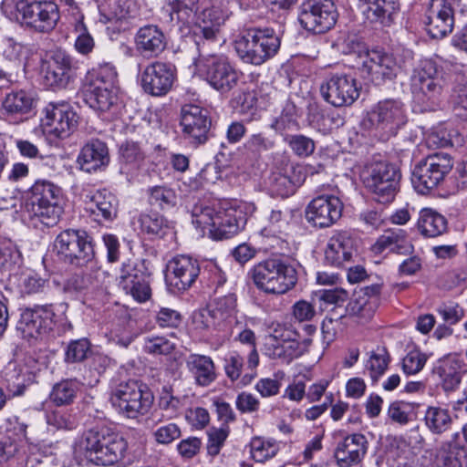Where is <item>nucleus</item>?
<instances>
[{
    "label": "nucleus",
    "mask_w": 467,
    "mask_h": 467,
    "mask_svg": "<svg viewBox=\"0 0 467 467\" xmlns=\"http://www.w3.org/2000/svg\"><path fill=\"white\" fill-rule=\"evenodd\" d=\"M80 448L85 457L98 466H112L121 462L128 451V441L120 433L106 427L87 431Z\"/></svg>",
    "instance_id": "obj_1"
},
{
    "label": "nucleus",
    "mask_w": 467,
    "mask_h": 467,
    "mask_svg": "<svg viewBox=\"0 0 467 467\" xmlns=\"http://www.w3.org/2000/svg\"><path fill=\"white\" fill-rule=\"evenodd\" d=\"M280 46V36L270 27L244 29L234 40V49L240 59L254 66L263 65L274 57Z\"/></svg>",
    "instance_id": "obj_2"
},
{
    "label": "nucleus",
    "mask_w": 467,
    "mask_h": 467,
    "mask_svg": "<svg viewBox=\"0 0 467 467\" xmlns=\"http://www.w3.org/2000/svg\"><path fill=\"white\" fill-rule=\"evenodd\" d=\"M153 401V393L147 385L133 379L120 382L110 396L112 406L129 419L146 415Z\"/></svg>",
    "instance_id": "obj_3"
},
{
    "label": "nucleus",
    "mask_w": 467,
    "mask_h": 467,
    "mask_svg": "<svg viewBox=\"0 0 467 467\" xmlns=\"http://www.w3.org/2000/svg\"><path fill=\"white\" fill-rule=\"evenodd\" d=\"M255 285L268 294L282 295L292 289L297 282L296 268L279 259H268L253 269Z\"/></svg>",
    "instance_id": "obj_4"
},
{
    "label": "nucleus",
    "mask_w": 467,
    "mask_h": 467,
    "mask_svg": "<svg viewBox=\"0 0 467 467\" xmlns=\"http://www.w3.org/2000/svg\"><path fill=\"white\" fill-rule=\"evenodd\" d=\"M365 187L380 203L391 202L399 190L400 172L387 161H375L364 167L361 173Z\"/></svg>",
    "instance_id": "obj_5"
},
{
    "label": "nucleus",
    "mask_w": 467,
    "mask_h": 467,
    "mask_svg": "<svg viewBox=\"0 0 467 467\" xmlns=\"http://www.w3.org/2000/svg\"><path fill=\"white\" fill-rule=\"evenodd\" d=\"M52 305H36L34 307L26 308L20 314V318L16 324V331L20 336L26 339H38L47 335L55 329L57 326V332H65L71 327L70 324L61 318L58 321Z\"/></svg>",
    "instance_id": "obj_6"
},
{
    "label": "nucleus",
    "mask_w": 467,
    "mask_h": 467,
    "mask_svg": "<svg viewBox=\"0 0 467 467\" xmlns=\"http://www.w3.org/2000/svg\"><path fill=\"white\" fill-rule=\"evenodd\" d=\"M196 68L210 86L222 94L234 89L243 76L223 55H204L200 52Z\"/></svg>",
    "instance_id": "obj_7"
},
{
    "label": "nucleus",
    "mask_w": 467,
    "mask_h": 467,
    "mask_svg": "<svg viewBox=\"0 0 467 467\" xmlns=\"http://www.w3.org/2000/svg\"><path fill=\"white\" fill-rule=\"evenodd\" d=\"M413 59V54L409 49L387 53L373 49L368 52L363 67L372 82L380 85L387 80L394 79Z\"/></svg>",
    "instance_id": "obj_8"
},
{
    "label": "nucleus",
    "mask_w": 467,
    "mask_h": 467,
    "mask_svg": "<svg viewBox=\"0 0 467 467\" xmlns=\"http://www.w3.org/2000/svg\"><path fill=\"white\" fill-rule=\"evenodd\" d=\"M452 167L453 161L448 153L428 155L414 166L412 185L419 193L427 194L444 181Z\"/></svg>",
    "instance_id": "obj_9"
},
{
    "label": "nucleus",
    "mask_w": 467,
    "mask_h": 467,
    "mask_svg": "<svg viewBox=\"0 0 467 467\" xmlns=\"http://www.w3.org/2000/svg\"><path fill=\"white\" fill-rule=\"evenodd\" d=\"M16 9L22 24L37 33H49L60 19L58 5L52 0H18Z\"/></svg>",
    "instance_id": "obj_10"
},
{
    "label": "nucleus",
    "mask_w": 467,
    "mask_h": 467,
    "mask_svg": "<svg viewBox=\"0 0 467 467\" xmlns=\"http://www.w3.org/2000/svg\"><path fill=\"white\" fill-rule=\"evenodd\" d=\"M32 209L39 221L46 226L57 223L63 213L62 191L48 181H37L31 188Z\"/></svg>",
    "instance_id": "obj_11"
},
{
    "label": "nucleus",
    "mask_w": 467,
    "mask_h": 467,
    "mask_svg": "<svg viewBox=\"0 0 467 467\" xmlns=\"http://www.w3.org/2000/svg\"><path fill=\"white\" fill-rule=\"evenodd\" d=\"M92 241L86 231L67 229L57 236L54 246L64 261L85 266L95 259Z\"/></svg>",
    "instance_id": "obj_12"
},
{
    "label": "nucleus",
    "mask_w": 467,
    "mask_h": 467,
    "mask_svg": "<svg viewBox=\"0 0 467 467\" xmlns=\"http://www.w3.org/2000/svg\"><path fill=\"white\" fill-rule=\"evenodd\" d=\"M443 87L444 79L433 61L422 60L413 70L411 88L419 102L436 106Z\"/></svg>",
    "instance_id": "obj_13"
},
{
    "label": "nucleus",
    "mask_w": 467,
    "mask_h": 467,
    "mask_svg": "<svg viewBox=\"0 0 467 467\" xmlns=\"http://www.w3.org/2000/svg\"><path fill=\"white\" fill-rule=\"evenodd\" d=\"M337 19V11L331 0H305L299 8L298 21L302 27L314 34L331 29Z\"/></svg>",
    "instance_id": "obj_14"
},
{
    "label": "nucleus",
    "mask_w": 467,
    "mask_h": 467,
    "mask_svg": "<svg viewBox=\"0 0 467 467\" xmlns=\"http://www.w3.org/2000/svg\"><path fill=\"white\" fill-rule=\"evenodd\" d=\"M246 208L237 200L222 202L216 209L214 227L210 229L213 239H229L241 232L247 222Z\"/></svg>",
    "instance_id": "obj_15"
},
{
    "label": "nucleus",
    "mask_w": 467,
    "mask_h": 467,
    "mask_svg": "<svg viewBox=\"0 0 467 467\" xmlns=\"http://www.w3.org/2000/svg\"><path fill=\"white\" fill-rule=\"evenodd\" d=\"M360 86L357 79L347 73H331L320 86L324 100L334 107H348L359 97Z\"/></svg>",
    "instance_id": "obj_16"
},
{
    "label": "nucleus",
    "mask_w": 467,
    "mask_h": 467,
    "mask_svg": "<svg viewBox=\"0 0 467 467\" xmlns=\"http://www.w3.org/2000/svg\"><path fill=\"white\" fill-rule=\"evenodd\" d=\"M43 114L41 126L44 132L56 138H67L77 128L78 115L67 103L50 102Z\"/></svg>",
    "instance_id": "obj_17"
},
{
    "label": "nucleus",
    "mask_w": 467,
    "mask_h": 467,
    "mask_svg": "<svg viewBox=\"0 0 467 467\" xmlns=\"http://www.w3.org/2000/svg\"><path fill=\"white\" fill-rule=\"evenodd\" d=\"M175 78L176 67L174 65L156 60L144 67L140 76V82L145 93L154 97H162L171 89Z\"/></svg>",
    "instance_id": "obj_18"
},
{
    "label": "nucleus",
    "mask_w": 467,
    "mask_h": 467,
    "mask_svg": "<svg viewBox=\"0 0 467 467\" xmlns=\"http://www.w3.org/2000/svg\"><path fill=\"white\" fill-rule=\"evenodd\" d=\"M212 120L207 109L193 104H187L181 110L182 133L194 146L204 144L210 136Z\"/></svg>",
    "instance_id": "obj_19"
},
{
    "label": "nucleus",
    "mask_w": 467,
    "mask_h": 467,
    "mask_svg": "<svg viewBox=\"0 0 467 467\" xmlns=\"http://www.w3.org/2000/svg\"><path fill=\"white\" fill-rule=\"evenodd\" d=\"M75 69L73 58L57 50L42 64L44 84L53 89L66 88L75 78Z\"/></svg>",
    "instance_id": "obj_20"
},
{
    "label": "nucleus",
    "mask_w": 467,
    "mask_h": 467,
    "mask_svg": "<svg viewBox=\"0 0 467 467\" xmlns=\"http://www.w3.org/2000/svg\"><path fill=\"white\" fill-rule=\"evenodd\" d=\"M343 203L334 195H320L314 198L306 207V218L315 227L326 228L333 225L340 217Z\"/></svg>",
    "instance_id": "obj_21"
},
{
    "label": "nucleus",
    "mask_w": 467,
    "mask_h": 467,
    "mask_svg": "<svg viewBox=\"0 0 467 467\" xmlns=\"http://www.w3.org/2000/svg\"><path fill=\"white\" fill-rule=\"evenodd\" d=\"M464 362L457 354H449L438 359L432 368V375L445 393L456 391L465 374Z\"/></svg>",
    "instance_id": "obj_22"
},
{
    "label": "nucleus",
    "mask_w": 467,
    "mask_h": 467,
    "mask_svg": "<svg viewBox=\"0 0 467 467\" xmlns=\"http://www.w3.org/2000/svg\"><path fill=\"white\" fill-rule=\"evenodd\" d=\"M368 449L367 437L359 432L348 434L337 442L334 457L339 467H353L359 464Z\"/></svg>",
    "instance_id": "obj_23"
},
{
    "label": "nucleus",
    "mask_w": 467,
    "mask_h": 467,
    "mask_svg": "<svg viewBox=\"0 0 467 467\" xmlns=\"http://www.w3.org/2000/svg\"><path fill=\"white\" fill-rule=\"evenodd\" d=\"M200 264L189 255H177L167 264V279L178 290L189 289L200 275Z\"/></svg>",
    "instance_id": "obj_24"
},
{
    "label": "nucleus",
    "mask_w": 467,
    "mask_h": 467,
    "mask_svg": "<svg viewBox=\"0 0 467 467\" xmlns=\"http://www.w3.org/2000/svg\"><path fill=\"white\" fill-rule=\"evenodd\" d=\"M453 9L448 0H431L427 14V31L432 38H442L452 31Z\"/></svg>",
    "instance_id": "obj_25"
},
{
    "label": "nucleus",
    "mask_w": 467,
    "mask_h": 467,
    "mask_svg": "<svg viewBox=\"0 0 467 467\" xmlns=\"http://www.w3.org/2000/svg\"><path fill=\"white\" fill-rule=\"evenodd\" d=\"M119 286L138 302H145L150 296V288L143 273L131 261L122 264L118 277Z\"/></svg>",
    "instance_id": "obj_26"
},
{
    "label": "nucleus",
    "mask_w": 467,
    "mask_h": 467,
    "mask_svg": "<svg viewBox=\"0 0 467 467\" xmlns=\"http://www.w3.org/2000/svg\"><path fill=\"white\" fill-rule=\"evenodd\" d=\"M226 18L227 15L217 7L207 8L201 13L193 29L195 43L200 52H204L205 42L216 40L220 27Z\"/></svg>",
    "instance_id": "obj_27"
},
{
    "label": "nucleus",
    "mask_w": 467,
    "mask_h": 467,
    "mask_svg": "<svg viewBox=\"0 0 467 467\" xmlns=\"http://www.w3.org/2000/svg\"><path fill=\"white\" fill-rule=\"evenodd\" d=\"M136 51L145 58H156L166 48L167 39L156 25H146L138 29L134 36Z\"/></svg>",
    "instance_id": "obj_28"
},
{
    "label": "nucleus",
    "mask_w": 467,
    "mask_h": 467,
    "mask_svg": "<svg viewBox=\"0 0 467 467\" xmlns=\"http://www.w3.org/2000/svg\"><path fill=\"white\" fill-rule=\"evenodd\" d=\"M355 253L354 240L347 231L335 232L329 238L326 250L325 261L335 267H345L352 262Z\"/></svg>",
    "instance_id": "obj_29"
},
{
    "label": "nucleus",
    "mask_w": 467,
    "mask_h": 467,
    "mask_svg": "<svg viewBox=\"0 0 467 467\" xmlns=\"http://www.w3.org/2000/svg\"><path fill=\"white\" fill-rule=\"evenodd\" d=\"M369 119L378 128L392 131L406 122L403 104L395 99L380 101L371 111Z\"/></svg>",
    "instance_id": "obj_30"
},
{
    "label": "nucleus",
    "mask_w": 467,
    "mask_h": 467,
    "mask_svg": "<svg viewBox=\"0 0 467 467\" xmlns=\"http://www.w3.org/2000/svg\"><path fill=\"white\" fill-rule=\"evenodd\" d=\"M459 432H455L448 440L442 441L435 452L437 467H467V447L458 439Z\"/></svg>",
    "instance_id": "obj_31"
},
{
    "label": "nucleus",
    "mask_w": 467,
    "mask_h": 467,
    "mask_svg": "<svg viewBox=\"0 0 467 467\" xmlns=\"http://www.w3.org/2000/svg\"><path fill=\"white\" fill-rule=\"evenodd\" d=\"M305 175L302 167L287 165L281 171H273L268 178V186L273 194L287 197L302 184Z\"/></svg>",
    "instance_id": "obj_32"
},
{
    "label": "nucleus",
    "mask_w": 467,
    "mask_h": 467,
    "mask_svg": "<svg viewBox=\"0 0 467 467\" xmlns=\"http://www.w3.org/2000/svg\"><path fill=\"white\" fill-rule=\"evenodd\" d=\"M109 161V150L105 142L92 140L81 149L78 163L86 172H93L108 165Z\"/></svg>",
    "instance_id": "obj_33"
},
{
    "label": "nucleus",
    "mask_w": 467,
    "mask_h": 467,
    "mask_svg": "<svg viewBox=\"0 0 467 467\" xmlns=\"http://www.w3.org/2000/svg\"><path fill=\"white\" fill-rule=\"evenodd\" d=\"M87 210L96 216H101L106 221H112L117 216L118 200L107 190H98L88 193L85 198Z\"/></svg>",
    "instance_id": "obj_34"
},
{
    "label": "nucleus",
    "mask_w": 467,
    "mask_h": 467,
    "mask_svg": "<svg viewBox=\"0 0 467 467\" xmlns=\"http://www.w3.org/2000/svg\"><path fill=\"white\" fill-rule=\"evenodd\" d=\"M117 72L110 64L99 65L88 70L83 86V94L117 88Z\"/></svg>",
    "instance_id": "obj_35"
},
{
    "label": "nucleus",
    "mask_w": 467,
    "mask_h": 467,
    "mask_svg": "<svg viewBox=\"0 0 467 467\" xmlns=\"http://www.w3.org/2000/svg\"><path fill=\"white\" fill-rule=\"evenodd\" d=\"M386 249L399 254L407 255L413 253L414 246L409 240L405 230L395 228L385 231L373 245V250L376 253H382Z\"/></svg>",
    "instance_id": "obj_36"
},
{
    "label": "nucleus",
    "mask_w": 467,
    "mask_h": 467,
    "mask_svg": "<svg viewBox=\"0 0 467 467\" xmlns=\"http://www.w3.org/2000/svg\"><path fill=\"white\" fill-rule=\"evenodd\" d=\"M186 367L199 386L207 387L216 379L214 363L208 356L191 354L186 359Z\"/></svg>",
    "instance_id": "obj_37"
},
{
    "label": "nucleus",
    "mask_w": 467,
    "mask_h": 467,
    "mask_svg": "<svg viewBox=\"0 0 467 467\" xmlns=\"http://www.w3.org/2000/svg\"><path fill=\"white\" fill-rule=\"evenodd\" d=\"M35 98L29 91L13 90L5 95L2 101V109L11 117H23L31 112L35 107Z\"/></svg>",
    "instance_id": "obj_38"
},
{
    "label": "nucleus",
    "mask_w": 467,
    "mask_h": 467,
    "mask_svg": "<svg viewBox=\"0 0 467 467\" xmlns=\"http://www.w3.org/2000/svg\"><path fill=\"white\" fill-rule=\"evenodd\" d=\"M367 8L364 14L367 18L375 23L389 26L394 19V16L400 9L398 0H364Z\"/></svg>",
    "instance_id": "obj_39"
},
{
    "label": "nucleus",
    "mask_w": 467,
    "mask_h": 467,
    "mask_svg": "<svg viewBox=\"0 0 467 467\" xmlns=\"http://www.w3.org/2000/svg\"><path fill=\"white\" fill-rule=\"evenodd\" d=\"M119 154L120 172L133 178L144 165V151L138 143L128 141L120 147Z\"/></svg>",
    "instance_id": "obj_40"
},
{
    "label": "nucleus",
    "mask_w": 467,
    "mask_h": 467,
    "mask_svg": "<svg viewBox=\"0 0 467 467\" xmlns=\"http://www.w3.org/2000/svg\"><path fill=\"white\" fill-rule=\"evenodd\" d=\"M198 0H168L161 10V19L167 24H186L194 12Z\"/></svg>",
    "instance_id": "obj_41"
},
{
    "label": "nucleus",
    "mask_w": 467,
    "mask_h": 467,
    "mask_svg": "<svg viewBox=\"0 0 467 467\" xmlns=\"http://www.w3.org/2000/svg\"><path fill=\"white\" fill-rule=\"evenodd\" d=\"M417 225L423 236L431 238L443 234L448 229L446 218L431 208L420 210Z\"/></svg>",
    "instance_id": "obj_42"
},
{
    "label": "nucleus",
    "mask_w": 467,
    "mask_h": 467,
    "mask_svg": "<svg viewBox=\"0 0 467 467\" xmlns=\"http://www.w3.org/2000/svg\"><path fill=\"white\" fill-rule=\"evenodd\" d=\"M453 418L448 409L440 406H430L424 414L427 429L433 434L441 435L451 430Z\"/></svg>",
    "instance_id": "obj_43"
},
{
    "label": "nucleus",
    "mask_w": 467,
    "mask_h": 467,
    "mask_svg": "<svg viewBox=\"0 0 467 467\" xmlns=\"http://www.w3.org/2000/svg\"><path fill=\"white\" fill-rule=\"evenodd\" d=\"M100 12L108 22L127 21L137 16L136 5L130 0H109Z\"/></svg>",
    "instance_id": "obj_44"
},
{
    "label": "nucleus",
    "mask_w": 467,
    "mask_h": 467,
    "mask_svg": "<svg viewBox=\"0 0 467 467\" xmlns=\"http://www.w3.org/2000/svg\"><path fill=\"white\" fill-rule=\"evenodd\" d=\"M79 390L80 383L78 380H61L53 386L49 400L57 406H67L73 403Z\"/></svg>",
    "instance_id": "obj_45"
},
{
    "label": "nucleus",
    "mask_w": 467,
    "mask_h": 467,
    "mask_svg": "<svg viewBox=\"0 0 467 467\" xmlns=\"http://www.w3.org/2000/svg\"><path fill=\"white\" fill-rule=\"evenodd\" d=\"M292 218L290 211L287 209H272L266 217L267 223L263 227L261 233L265 236H276L288 230Z\"/></svg>",
    "instance_id": "obj_46"
},
{
    "label": "nucleus",
    "mask_w": 467,
    "mask_h": 467,
    "mask_svg": "<svg viewBox=\"0 0 467 467\" xmlns=\"http://www.w3.org/2000/svg\"><path fill=\"white\" fill-rule=\"evenodd\" d=\"M236 301L237 299L234 294H228L215 298L213 302L210 304L215 314V318L218 319L223 329L228 323H231L232 320L235 318L237 312Z\"/></svg>",
    "instance_id": "obj_47"
},
{
    "label": "nucleus",
    "mask_w": 467,
    "mask_h": 467,
    "mask_svg": "<svg viewBox=\"0 0 467 467\" xmlns=\"http://www.w3.org/2000/svg\"><path fill=\"white\" fill-rule=\"evenodd\" d=\"M270 128L280 133L285 138V135H289V131H296L299 129L297 121L296 108L294 103L286 102L284 106L281 114L275 118L270 124Z\"/></svg>",
    "instance_id": "obj_48"
},
{
    "label": "nucleus",
    "mask_w": 467,
    "mask_h": 467,
    "mask_svg": "<svg viewBox=\"0 0 467 467\" xmlns=\"http://www.w3.org/2000/svg\"><path fill=\"white\" fill-rule=\"evenodd\" d=\"M138 222L141 232L150 238H161L170 230L169 222L159 213H141Z\"/></svg>",
    "instance_id": "obj_49"
},
{
    "label": "nucleus",
    "mask_w": 467,
    "mask_h": 467,
    "mask_svg": "<svg viewBox=\"0 0 467 467\" xmlns=\"http://www.w3.org/2000/svg\"><path fill=\"white\" fill-rule=\"evenodd\" d=\"M26 46L11 37H4L0 40V55L12 62L16 68L25 66L24 61L28 56Z\"/></svg>",
    "instance_id": "obj_50"
},
{
    "label": "nucleus",
    "mask_w": 467,
    "mask_h": 467,
    "mask_svg": "<svg viewBox=\"0 0 467 467\" xmlns=\"http://www.w3.org/2000/svg\"><path fill=\"white\" fill-rule=\"evenodd\" d=\"M378 306L377 298L365 296L363 293H354L347 306V312L361 319H369Z\"/></svg>",
    "instance_id": "obj_51"
},
{
    "label": "nucleus",
    "mask_w": 467,
    "mask_h": 467,
    "mask_svg": "<svg viewBox=\"0 0 467 467\" xmlns=\"http://www.w3.org/2000/svg\"><path fill=\"white\" fill-rule=\"evenodd\" d=\"M148 202L154 210H168L175 206L176 194L169 187L153 186L148 189Z\"/></svg>",
    "instance_id": "obj_52"
},
{
    "label": "nucleus",
    "mask_w": 467,
    "mask_h": 467,
    "mask_svg": "<svg viewBox=\"0 0 467 467\" xmlns=\"http://www.w3.org/2000/svg\"><path fill=\"white\" fill-rule=\"evenodd\" d=\"M390 356L385 348H378L371 351L365 364V370L373 382H377L387 370Z\"/></svg>",
    "instance_id": "obj_53"
},
{
    "label": "nucleus",
    "mask_w": 467,
    "mask_h": 467,
    "mask_svg": "<svg viewBox=\"0 0 467 467\" xmlns=\"http://www.w3.org/2000/svg\"><path fill=\"white\" fill-rule=\"evenodd\" d=\"M86 103L93 109L106 112L118 102V88L104 89L99 92L83 94Z\"/></svg>",
    "instance_id": "obj_54"
},
{
    "label": "nucleus",
    "mask_w": 467,
    "mask_h": 467,
    "mask_svg": "<svg viewBox=\"0 0 467 467\" xmlns=\"http://www.w3.org/2000/svg\"><path fill=\"white\" fill-rule=\"evenodd\" d=\"M279 444L272 439L254 437L250 441V452L253 459L264 462L276 455Z\"/></svg>",
    "instance_id": "obj_55"
},
{
    "label": "nucleus",
    "mask_w": 467,
    "mask_h": 467,
    "mask_svg": "<svg viewBox=\"0 0 467 467\" xmlns=\"http://www.w3.org/2000/svg\"><path fill=\"white\" fill-rule=\"evenodd\" d=\"M159 408L168 413L170 418L178 415L183 406V398L175 396L171 386H163L158 400Z\"/></svg>",
    "instance_id": "obj_56"
},
{
    "label": "nucleus",
    "mask_w": 467,
    "mask_h": 467,
    "mask_svg": "<svg viewBox=\"0 0 467 467\" xmlns=\"http://www.w3.org/2000/svg\"><path fill=\"white\" fill-rule=\"evenodd\" d=\"M275 141L263 132L254 133L244 143V149L254 156L261 155L265 151L275 148Z\"/></svg>",
    "instance_id": "obj_57"
},
{
    "label": "nucleus",
    "mask_w": 467,
    "mask_h": 467,
    "mask_svg": "<svg viewBox=\"0 0 467 467\" xmlns=\"http://www.w3.org/2000/svg\"><path fill=\"white\" fill-rule=\"evenodd\" d=\"M283 140L288 145L290 150L299 157H307L315 150L314 140L305 135H285Z\"/></svg>",
    "instance_id": "obj_58"
},
{
    "label": "nucleus",
    "mask_w": 467,
    "mask_h": 467,
    "mask_svg": "<svg viewBox=\"0 0 467 467\" xmlns=\"http://www.w3.org/2000/svg\"><path fill=\"white\" fill-rule=\"evenodd\" d=\"M75 32L78 34L75 41L76 50L82 55H88L93 50L95 43L83 22V16L77 18V22H75Z\"/></svg>",
    "instance_id": "obj_59"
},
{
    "label": "nucleus",
    "mask_w": 467,
    "mask_h": 467,
    "mask_svg": "<svg viewBox=\"0 0 467 467\" xmlns=\"http://www.w3.org/2000/svg\"><path fill=\"white\" fill-rule=\"evenodd\" d=\"M24 453V441L3 435L0 438V464Z\"/></svg>",
    "instance_id": "obj_60"
},
{
    "label": "nucleus",
    "mask_w": 467,
    "mask_h": 467,
    "mask_svg": "<svg viewBox=\"0 0 467 467\" xmlns=\"http://www.w3.org/2000/svg\"><path fill=\"white\" fill-rule=\"evenodd\" d=\"M192 323L196 329L205 330L210 328H215L223 330V327L215 318L211 306L209 305L205 308L199 309L192 314Z\"/></svg>",
    "instance_id": "obj_61"
},
{
    "label": "nucleus",
    "mask_w": 467,
    "mask_h": 467,
    "mask_svg": "<svg viewBox=\"0 0 467 467\" xmlns=\"http://www.w3.org/2000/svg\"><path fill=\"white\" fill-rule=\"evenodd\" d=\"M236 340L244 345H247L251 350L247 358V368L254 370L259 364V355L256 350V337L250 328H244L236 336Z\"/></svg>",
    "instance_id": "obj_62"
},
{
    "label": "nucleus",
    "mask_w": 467,
    "mask_h": 467,
    "mask_svg": "<svg viewBox=\"0 0 467 467\" xmlns=\"http://www.w3.org/2000/svg\"><path fill=\"white\" fill-rule=\"evenodd\" d=\"M89 353L90 344L88 339L73 340L67 345L65 360L68 363L81 362L88 357Z\"/></svg>",
    "instance_id": "obj_63"
},
{
    "label": "nucleus",
    "mask_w": 467,
    "mask_h": 467,
    "mask_svg": "<svg viewBox=\"0 0 467 467\" xmlns=\"http://www.w3.org/2000/svg\"><path fill=\"white\" fill-rule=\"evenodd\" d=\"M427 361V357L419 349L410 350L401 361L402 370L407 375L419 373Z\"/></svg>",
    "instance_id": "obj_64"
}]
</instances>
